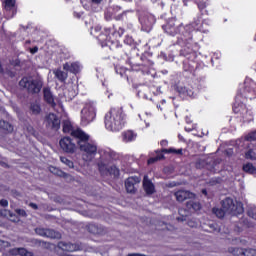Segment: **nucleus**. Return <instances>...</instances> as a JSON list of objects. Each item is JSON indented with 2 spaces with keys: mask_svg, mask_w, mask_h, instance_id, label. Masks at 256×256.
<instances>
[{
  "mask_svg": "<svg viewBox=\"0 0 256 256\" xmlns=\"http://www.w3.org/2000/svg\"><path fill=\"white\" fill-rule=\"evenodd\" d=\"M72 136L78 139V147L82 153L83 161H93L97 155V145L89 143V135L81 129L72 132Z\"/></svg>",
  "mask_w": 256,
  "mask_h": 256,
  "instance_id": "1",
  "label": "nucleus"
},
{
  "mask_svg": "<svg viewBox=\"0 0 256 256\" xmlns=\"http://www.w3.org/2000/svg\"><path fill=\"white\" fill-rule=\"evenodd\" d=\"M104 123L107 131H111L112 133L121 131L126 123L123 110L119 108H111L105 115Z\"/></svg>",
  "mask_w": 256,
  "mask_h": 256,
  "instance_id": "2",
  "label": "nucleus"
},
{
  "mask_svg": "<svg viewBox=\"0 0 256 256\" xmlns=\"http://www.w3.org/2000/svg\"><path fill=\"white\" fill-rule=\"evenodd\" d=\"M243 203L233 200V198H226L222 201V209L213 208V213L219 219L225 215H241L243 213Z\"/></svg>",
  "mask_w": 256,
  "mask_h": 256,
  "instance_id": "3",
  "label": "nucleus"
},
{
  "mask_svg": "<svg viewBox=\"0 0 256 256\" xmlns=\"http://www.w3.org/2000/svg\"><path fill=\"white\" fill-rule=\"evenodd\" d=\"M101 175H119V169L113 164V154L111 152H105L101 162L98 164Z\"/></svg>",
  "mask_w": 256,
  "mask_h": 256,
  "instance_id": "4",
  "label": "nucleus"
},
{
  "mask_svg": "<svg viewBox=\"0 0 256 256\" xmlns=\"http://www.w3.org/2000/svg\"><path fill=\"white\" fill-rule=\"evenodd\" d=\"M95 117H97V108L95 106V102H87L81 110V125L86 127V125H89L95 121Z\"/></svg>",
  "mask_w": 256,
  "mask_h": 256,
  "instance_id": "5",
  "label": "nucleus"
},
{
  "mask_svg": "<svg viewBox=\"0 0 256 256\" xmlns=\"http://www.w3.org/2000/svg\"><path fill=\"white\" fill-rule=\"evenodd\" d=\"M20 87L27 89L29 93H39L43 87L41 78L24 77L19 82Z\"/></svg>",
  "mask_w": 256,
  "mask_h": 256,
  "instance_id": "6",
  "label": "nucleus"
},
{
  "mask_svg": "<svg viewBox=\"0 0 256 256\" xmlns=\"http://www.w3.org/2000/svg\"><path fill=\"white\" fill-rule=\"evenodd\" d=\"M59 145L65 153H75L77 151V145L69 137H64L60 140Z\"/></svg>",
  "mask_w": 256,
  "mask_h": 256,
  "instance_id": "7",
  "label": "nucleus"
},
{
  "mask_svg": "<svg viewBox=\"0 0 256 256\" xmlns=\"http://www.w3.org/2000/svg\"><path fill=\"white\" fill-rule=\"evenodd\" d=\"M45 125L50 129H55L57 131L61 127V120L57 115L50 113L45 118Z\"/></svg>",
  "mask_w": 256,
  "mask_h": 256,
  "instance_id": "8",
  "label": "nucleus"
},
{
  "mask_svg": "<svg viewBox=\"0 0 256 256\" xmlns=\"http://www.w3.org/2000/svg\"><path fill=\"white\" fill-rule=\"evenodd\" d=\"M37 235L41 237H49L50 239H61V234L51 229L36 228Z\"/></svg>",
  "mask_w": 256,
  "mask_h": 256,
  "instance_id": "9",
  "label": "nucleus"
},
{
  "mask_svg": "<svg viewBox=\"0 0 256 256\" xmlns=\"http://www.w3.org/2000/svg\"><path fill=\"white\" fill-rule=\"evenodd\" d=\"M138 183H141V178H139L137 176L129 177L125 181L126 191L128 193H135V190H136L135 185H137Z\"/></svg>",
  "mask_w": 256,
  "mask_h": 256,
  "instance_id": "10",
  "label": "nucleus"
},
{
  "mask_svg": "<svg viewBox=\"0 0 256 256\" xmlns=\"http://www.w3.org/2000/svg\"><path fill=\"white\" fill-rule=\"evenodd\" d=\"M143 189H144L145 193H147V195H153V193H155V185L149 179L148 176H144Z\"/></svg>",
  "mask_w": 256,
  "mask_h": 256,
  "instance_id": "11",
  "label": "nucleus"
},
{
  "mask_svg": "<svg viewBox=\"0 0 256 256\" xmlns=\"http://www.w3.org/2000/svg\"><path fill=\"white\" fill-rule=\"evenodd\" d=\"M175 197L177 201L182 203V201H185V199H195V194L185 191V190H180L175 193Z\"/></svg>",
  "mask_w": 256,
  "mask_h": 256,
  "instance_id": "12",
  "label": "nucleus"
},
{
  "mask_svg": "<svg viewBox=\"0 0 256 256\" xmlns=\"http://www.w3.org/2000/svg\"><path fill=\"white\" fill-rule=\"evenodd\" d=\"M63 69L64 71L77 74L79 73V71H81V65L77 62H74V63L67 62L63 64Z\"/></svg>",
  "mask_w": 256,
  "mask_h": 256,
  "instance_id": "13",
  "label": "nucleus"
},
{
  "mask_svg": "<svg viewBox=\"0 0 256 256\" xmlns=\"http://www.w3.org/2000/svg\"><path fill=\"white\" fill-rule=\"evenodd\" d=\"M8 255L9 256H15V255L33 256V252H29L25 248H13V249L9 250Z\"/></svg>",
  "mask_w": 256,
  "mask_h": 256,
  "instance_id": "14",
  "label": "nucleus"
},
{
  "mask_svg": "<svg viewBox=\"0 0 256 256\" xmlns=\"http://www.w3.org/2000/svg\"><path fill=\"white\" fill-rule=\"evenodd\" d=\"M58 247H59V249H62V251L73 252V251H78L79 250V247L77 245L67 243V242L58 243Z\"/></svg>",
  "mask_w": 256,
  "mask_h": 256,
  "instance_id": "15",
  "label": "nucleus"
},
{
  "mask_svg": "<svg viewBox=\"0 0 256 256\" xmlns=\"http://www.w3.org/2000/svg\"><path fill=\"white\" fill-rule=\"evenodd\" d=\"M122 139L124 143H131V141H135V139H137V134L131 130H128L123 132Z\"/></svg>",
  "mask_w": 256,
  "mask_h": 256,
  "instance_id": "16",
  "label": "nucleus"
},
{
  "mask_svg": "<svg viewBox=\"0 0 256 256\" xmlns=\"http://www.w3.org/2000/svg\"><path fill=\"white\" fill-rule=\"evenodd\" d=\"M67 72H68V71H65V70L63 71V70H61V69H55V70H53V74L55 75L56 79L59 80V81H61L62 83H63L64 81H67V77H69L68 74H67Z\"/></svg>",
  "mask_w": 256,
  "mask_h": 256,
  "instance_id": "17",
  "label": "nucleus"
},
{
  "mask_svg": "<svg viewBox=\"0 0 256 256\" xmlns=\"http://www.w3.org/2000/svg\"><path fill=\"white\" fill-rule=\"evenodd\" d=\"M186 207L189 211H199L201 209V204L195 200H190L187 202Z\"/></svg>",
  "mask_w": 256,
  "mask_h": 256,
  "instance_id": "18",
  "label": "nucleus"
},
{
  "mask_svg": "<svg viewBox=\"0 0 256 256\" xmlns=\"http://www.w3.org/2000/svg\"><path fill=\"white\" fill-rule=\"evenodd\" d=\"M44 99L50 105H55V102H54L55 100L53 98V94L51 93V90H49L48 88L44 89Z\"/></svg>",
  "mask_w": 256,
  "mask_h": 256,
  "instance_id": "19",
  "label": "nucleus"
},
{
  "mask_svg": "<svg viewBox=\"0 0 256 256\" xmlns=\"http://www.w3.org/2000/svg\"><path fill=\"white\" fill-rule=\"evenodd\" d=\"M0 129H2V131H6L7 133H12L13 125L9 124V122H6L5 120H0Z\"/></svg>",
  "mask_w": 256,
  "mask_h": 256,
  "instance_id": "20",
  "label": "nucleus"
},
{
  "mask_svg": "<svg viewBox=\"0 0 256 256\" xmlns=\"http://www.w3.org/2000/svg\"><path fill=\"white\" fill-rule=\"evenodd\" d=\"M243 170L245 171V173H249L250 175H255L256 173V168L251 163L245 164L243 166Z\"/></svg>",
  "mask_w": 256,
  "mask_h": 256,
  "instance_id": "21",
  "label": "nucleus"
},
{
  "mask_svg": "<svg viewBox=\"0 0 256 256\" xmlns=\"http://www.w3.org/2000/svg\"><path fill=\"white\" fill-rule=\"evenodd\" d=\"M73 125H71V122L70 121H64V124H63V132L64 133H71V135H73Z\"/></svg>",
  "mask_w": 256,
  "mask_h": 256,
  "instance_id": "22",
  "label": "nucleus"
},
{
  "mask_svg": "<svg viewBox=\"0 0 256 256\" xmlns=\"http://www.w3.org/2000/svg\"><path fill=\"white\" fill-rule=\"evenodd\" d=\"M76 95H77V92L73 89L72 90L66 89L64 91V97H66V99L68 100L73 99Z\"/></svg>",
  "mask_w": 256,
  "mask_h": 256,
  "instance_id": "23",
  "label": "nucleus"
},
{
  "mask_svg": "<svg viewBox=\"0 0 256 256\" xmlns=\"http://www.w3.org/2000/svg\"><path fill=\"white\" fill-rule=\"evenodd\" d=\"M50 172L54 173V175H58L59 177H69L66 173L62 172L61 170L55 168V167H50Z\"/></svg>",
  "mask_w": 256,
  "mask_h": 256,
  "instance_id": "24",
  "label": "nucleus"
},
{
  "mask_svg": "<svg viewBox=\"0 0 256 256\" xmlns=\"http://www.w3.org/2000/svg\"><path fill=\"white\" fill-rule=\"evenodd\" d=\"M60 161H61V163H63L67 167H69L70 169H73V167H74L73 161H71L68 158L63 157V156L60 157Z\"/></svg>",
  "mask_w": 256,
  "mask_h": 256,
  "instance_id": "25",
  "label": "nucleus"
},
{
  "mask_svg": "<svg viewBox=\"0 0 256 256\" xmlns=\"http://www.w3.org/2000/svg\"><path fill=\"white\" fill-rule=\"evenodd\" d=\"M30 109L34 115H39V113H41V106H39L38 103L31 104Z\"/></svg>",
  "mask_w": 256,
  "mask_h": 256,
  "instance_id": "26",
  "label": "nucleus"
},
{
  "mask_svg": "<svg viewBox=\"0 0 256 256\" xmlns=\"http://www.w3.org/2000/svg\"><path fill=\"white\" fill-rule=\"evenodd\" d=\"M16 0H5V9L6 11H11L15 7Z\"/></svg>",
  "mask_w": 256,
  "mask_h": 256,
  "instance_id": "27",
  "label": "nucleus"
},
{
  "mask_svg": "<svg viewBox=\"0 0 256 256\" xmlns=\"http://www.w3.org/2000/svg\"><path fill=\"white\" fill-rule=\"evenodd\" d=\"M164 153H176V155H182L183 149H175V148H170V149H164Z\"/></svg>",
  "mask_w": 256,
  "mask_h": 256,
  "instance_id": "28",
  "label": "nucleus"
},
{
  "mask_svg": "<svg viewBox=\"0 0 256 256\" xmlns=\"http://www.w3.org/2000/svg\"><path fill=\"white\" fill-rule=\"evenodd\" d=\"M161 159H163V155L162 154H158L156 157L150 158L148 160V165H151V164L155 163L156 161H161Z\"/></svg>",
  "mask_w": 256,
  "mask_h": 256,
  "instance_id": "29",
  "label": "nucleus"
},
{
  "mask_svg": "<svg viewBox=\"0 0 256 256\" xmlns=\"http://www.w3.org/2000/svg\"><path fill=\"white\" fill-rule=\"evenodd\" d=\"M246 159H256V153L253 150H249L246 153Z\"/></svg>",
  "mask_w": 256,
  "mask_h": 256,
  "instance_id": "30",
  "label": "nucleus"
},
{
  "mask_svg": "<svg viewBox=\"0 0 256 256\" xmlns=\"http://www.w3.org/2000/svg\"><path fill=\"white\" fill-rule=\"evenodd\" d=\"M246 141H256V132H252L246 136Z\"/></svg>",
  "mask_w": 256,
  "mask_h": 256,
  "instance_id": "31",
  "label": "nucleus"
},
{
  "mask_svg": "<svg viewBox=\"0 0 256 256\" xmlns=\"http://www.w3.org/2000/svg\"><path fill=\"white\" fill-rule=\"evenodd\" d=\"M245 256H256V250L255 249H250V250H246L244 252Z\"/></svg>",
  "mask_w": 256,
  "mask_h": 256,
  "instance_id": "32",
  "label": "nucleus"
},
{
  "mask_svg": "<svg viewBox=\"0 0 256 256\" xmlns=\"http://www.w3.org/2000/svg\"><path fill=\"white\" fill-rule=\"evenodd\" d=\"M9 242H5L3 240H0V249H6V247H9Z\"/></svg>",
  "mask_w": 256,
  "mask_h": 256,
  "instance_id": "33",
  "label": "nucleus"
},
{
  "mask_svg": "<svg viewBox=\"0 0 256 256\" xmlns=\"http://www.w3.org/2000/svg\"><path fill=\"white\" fill-rule=\"evenodd\" d=\"M183 93H186L188 97H193V91L191 90H187L186 88H184Z\"/></svg>",
  "mask_w": 256,
  "mask_h": 256,
  "instance_id": "34",
  "label": "nucleus"
},
{
  "mask_svg": "<svg viewBox=\"0 0 256 256\" xmlns=\"http://www.w3.org/2000/svg\"><path fill=\"white\" fill-rule=\"evenodd\" d=\"M0 205L2 207H7V205H9V202L7 200H5V199H2V200H0Z\"/></svg>",
  "mask_w": 256,
  "mask_h": 256,
  "instance_id": "35",
  "label": "nucleus"
},
{
  "mask_svg": "<svg viewBox=\"0 0 256 256\" xmlns=\"http://www.w3.org/2000/svg\"><path fill=\"white\" fill-rule=\"evenodd\" d=\"M229 251L230 253H233V255H239V253H241V250L239 249H230Z\"/></svg>",
  "mask_w": 256,
  "mask_h": 256,
  "instance_id": "36",
  "label": "nucleus"
},
{
  "mask_svg": "<svg viewBox=\"0 0 256 256\" xmlns=\"http://www.w3.org/2000/svg\"><path fill=\"white\" fill-rule=\"evenodd\" d=\"M39 51V48L34 47V48H30V53H32V55H35V53H37Z\"/></svg>",
  "mask_w": 256,
  "mask_h": 256,
  "instance_id": "37",
  "label": "nucleus"
},
{
  "mask_svg": "<svg viewBox=\"0 0 256 256\" xmlns=\"http://www.w3.org/2000/svg\"><path fill=\"white\" fill-rule=\"evenodd\" d=\"M27 131L30 133V135H34L35 134V130L31 126L27 128Z\"/></svg>",
  "mask_w": 256,
  "mask_h": 256,
  "instance_id": "38",
  "label": "nucleus"
},
{
  "mask_svg": "<svg viewBox=\"0 0 256 256\" xmlns=\"http://www.w3.org/2000/svg\"><path fill=\"white\" fill-rule=\"evenodd\" d=\"M188 225H189V227H196L197 223L195 221L191 220L188 222Z\"/></svg>",
  "mask_w": 256,
  "mask_h": 256,
  "instance_id": "39",
  "label": "nucleus"
},
{
  "mask_svg": "<svg viewBox=\"0 0 256 256\" xmlns=\"http://www.w3.org/2000/svg\"><path fill=\"white\" fill-rule=\"evenodd\" d=\"M103 0H92V3H95V5H99Z\"/></svg>",
  "mask_w": 256,
  "mask_h": 256,
  "instance_id": "40",
  "label": "nucleus"
},
{
  "mask_svg": "<svg viewBox=\"0 0 256 256\" xmlns=\"http://www.w3.org/2000/svg\"><path fill=\"white\" fill-rule=\"evenodd\" d=\"M18 215L25 216V210H18Z\"/></svg>",
  "mask_w": 256,
  "mask_h": 256,
  "instance_id": "41",
  "label": "nucleus"
},
{
  "mask_svg": "<svg viewBox=\"0 0 256 256\" xmlns=\"http://www.w3.org/2000/svg\"><path fill=\"white\" fill-rule=\"evenodd\" d=\"M128 256H145V255L134 253V254H128Z\"/></svg>",
  "mask_w": 256,
  "mask_h": 256,
  "instance_id": "42",
  "label": "nucleus"
},
{
  "mask_svg": "<svg viewBox=\"0 0 256 256\" xmlns=\"http://www.w3.org/2000/svg\"><path fill=\"white\" fill-rule=\"evenodd\" d=\"M30 207H32V209H37V204L31 203V204H30Z\"/></svg>",
  "mask_w": 256,
  "mask_h": 256,
  "instance_id": "43",
  "label": "nucleus"
},
{
  "mask_svg": "<svg viewBox=\"0 0 256 256\" xmlns=\"http://www.w3.org/2000/svg\"><path fill=\"white\" fill-rule=\"evenodd\" d=\"M198 7H199L200 9H203V8L205 7V4L199 3V4H198Z\"/></svg>",
  "mask_w": 256,
  "mask_h": 256,
  "instance_id": "44",
  "label": "nucleus"
},
{
  "mask_svg": "<svg viewBox=\"0 0 256 256\" xmlns=\"http://www.w3.org/2000/svg\"><path fill=\"white\" fill-rule=\"evenodd\" d=\"M161 145H162V146L167 145V141H165V140L161 141Z\"/></svg>",
  "mask_w": 256,
  "mask_h": 256,
  "instance_id": "45",
  "label": "nucleus"
},
{
  "mask_svg": "<svg viewBox=\"0 0 256 256\" xmlns=\"http://www.w3.org/2000/svg\"><path fill=\"white\" fill-rule=\"evenodd\" d=\"M95 31H101V26H97V27L95 28Z\"/></svg>",
  "mask_w": 256,
  "mask_h": 256,
  "instance_id": "46",
  "label": "nucleus"
},
{
  "mask_svg": "<svg viewBox=\"0 0 256 256\" xmlns=\"http://www.w3.org/2000/svg\"><path fill=\"white\" fill-rule=\"evenodd\" d=\"M0 73H3V67L0 65Z\"/></svg>",
  "mask_w": 256,
  "mask_h": 256,
  "instance_id": "47",
  "label": "nucleus"
},
{
  "mask_svg": "<svg viewBox=\"0 0 256 256\" xmlns=\"http://www.w3.org/2000/svg\"><path fill=\"white\" fill-rule=\"evenodd\" d=\"M202 193H204V195H207V190H203Z\"/></svg>",
  "mask_w": 256,
  "mask_h": 256,
  "instance_id": "48",
  "label": "nucleus"
},
{
  "mask_svg": "<svg viewBox=\"0 0 256 256\" xmlns=\"http://www.w3.org/2000/svg\"><path fill=\"white\" fill-rule=\"evenodd\" d=\"M235 113H239V110L237 108H234Z\"/></svg>",
  "mask_w": 256,
  "mask_h": 256,
  "instance_id": "49",
  "label": "nucleus"
},
{
  "mask_svg": "<svg viewBox=\"0 0 256 256\" xmlns=\"http://www.w3.org/2000/svg\"><path fill=\"white\" fill-rule=\"evenodd\" d=\"M240 243H245V240H240Z\"/></svg>",
  "mask_w": 256,
  "mask_h": 256,
  "instance_id": "50",
  "label": "nucleus"
},
{
  "mask_svg": "<svg viewBox=\"0 0 256 256\" xmlns=\"http://www.w3.org/2000/svg\"><path fill=\"white\" fill-rule=\"evenodd\" d=\"M182 221H185V216H183Z\"/></svg>",
  "mask_w": 256,
  "mask_h": 256,
  "instance_id": "51",
  "label": "nucleus"
},
{
  "mask_svg": "<svg viewBox=\"0 0 256 256\" xmlns=\"http://www.w3.org/2000/svg\"><path fill=\"white\" fill-rule=\"evenodd\" d=\"M256 217L255 216H252V219H255Z\"/></svg>",
  "mask_w": 256,
  "mask_h": 256,
  "instance_id": "52",
  "label": "nucleus"
}]
</instances>
